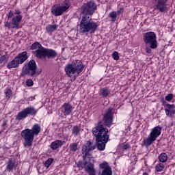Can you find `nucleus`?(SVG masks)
Listing matches in <instances>:
<instances>
[{"mask_svg": "<svg viewBox=\"0 0 175 175\" xmlns=\"http://www.w3.org/2000/svg\"><path fill=\"white\" fill-rule=\"evenodd\" d=\"M96 4L94 1H90L84 3L81 7L82 18L79 24L80 33H94L98 29V23L94 22L90 16L95 13Z\"/></svg>", "mask_w": 175, "mask_h": 175, "instance_id": "1", "label": "nucleus"}, {"mask_svg": "<svg viewBox=\"0 0 175 175\" xmlns=\"http://www.w3.org/2000/svg\"><path fill=\"white\" fill-rule=\"evenodd\" d=\"M92 132L93 135L96 137L98 150L99 151H103L106 147V143L109 142V135H107L109 130L100 122L93 129Z\"/></svg>", "mask_w": 175, "mask_h": 175, "instance_id": "2", "label": "nucleus"}, {"mask_svg": "<svg viewBox=\"0 0 175 175\" xmlns=\"http://www.w3.org/2000/svg\"><path fill=\"white\" fill-rule=\"evenodd\" d=\"M84 65L80 60H75L72 64H68L65 67V72L69 77H77L83 72Z\"/></svg>", "mask_w": 175, "mask_h": 175, "instance_id": "3", "label": "nucleus"}, {"mask_svg": "<svg viewBox=\"0 0 175 175\" xmlns=\"http://www.w3.org/2000/svg\"><path fill=\"white\" fill-rule=\"evenodd\" d=\"M38 67L36 66V62L35 60L31 59L29 62L27 66H25L22 69V72L21 76H31V77H36L42 73V70L38 71L36 70Z\"/></svg>", "mask_w": 175, "mask_h": 175, "instance_id": "4", "label": "nucleus"}, {"mask_svg": "<svg viewBox=\"0 0 175 175\" xmlns=\"http://www.w3.org/2000/svg\"><path fill=\"white\" fill-rule=\"evenodd\" d=\"M144 41L146 46L150 49H157L158 47V41H157V34L152 31L146 32L144 36Z\"/></svg>", "mask_w": 175, "mask_h": 175, "instance_id": "5", "label": "nucleus"}, {"mask_svg": "<svg viewBox=\"0 0 175 175\" xmlns=\"http://www.w3.org/2000/svg\"><path fill=\"white\" fill-rule=\"evenodd\" d=\"M28 53L27 51L22 52L18 54L12 62H9L7 65L8 69H12V68H17L20 64L25 62L28 59Z\"/></svg>", "mask_w": 175, "mask_h": 175, "instance_id": "6", "label": "nucleus"}, {"mask_svg": "<svg viewBox=\"0 0 175 175\" xmlns=\"http://www.w3.org/2000/svg\"><path fill=\"white\" fill-rule=\"evenodd\" d=\"M21 137L25 140L23 144L25 147H31L33 142V137L35 135L31 132V129H26L23 130L21 133Z\"/></svg>", "mask_w": 175, "mask_h": 175, "instance_id": "7", "label": "nucleus"}, {"mask_svg": "<svg viewBox=\"0 0 175 175\" xmlns=\"http://www.w3.org/2000/svg\"><path fill=\"white\" fill-rule=\"evenodd\" d=\"M28 116H36V111L33 107H29L19 112L16 116V120L21 121L23 118H27Z\"/></svg>", "mask_w": 175, "mask_h": 175, "instance_id": "8", "label": "nucleus"}, {"mask_svg": "<svg viewBox=\"0 0 175 175\" xmlns=\"http://www.w3.org/2000/svg\"><path fill=\"white\" fill-rule=\"evenodd\" d=\"M153 2L155 3L154 10H157L160 13L167 12V0H153Z\"/></svg>", "mask_w": 175, "mask_h": 175, "instance_id": "9", "label": "nucleus"}, {"mask_svg": "<svg viewBox=\"0 0 175 175\" xmlns=\"http://www.w3.org/2000/svg\"><path fill=\"white\" fill-rule=\"evenodd\" d=\"M57 55V54L55 51L53 49H49L47 48H44L41 52V55H40L38 58L40 59H46V58L50 59V58H55Z\"/></svg>", "mask_w": 175, "mask_h": 175, "instance_id": "10", "label": "nucleus"}, {"mask_svg": "<svg viewBox=\"0 0 175 175\" xmlns=\"http://www.w3.org/2000/svg\"><path fill=\"white\" fill-rule=\"evenodd\" d=\"M113 108L107 109L103 116V123L106 126H110L113 124Z\"/></svg>", "mask_w": 175, "mask_h": 175, "instance_id": "11", "label": "nucleus"}, {"mask_svg": "<svg viewBox=\"0 0 175 175\" xmlns=\"http://www.w3.org/2000/svg\"><path fill=\"white\" fill-rule=\"evenodd\" d=\"M95 145H92V142L91 141H88L85 144L82 146V154H83V159L85 161L87 157L90 156V151H92V150H95Z\"/></svg>", "mask_w": 175, "mask_h": 175, "instance_id": "12", "label": "nucleus"}, {"mask_svg": "<svg viewBox=\"0 0 175 175\" xmlns=\"http://www.w3.org/2000/svg\"><path fill=\"white\" fill-rule=\"evenodd\" d=\"M44 49V47H42V44L38 42H36L32 44V45L30 46V50H36L33 51L32 53L36 57V58H39L40 55L42 54V51Z\"/></svg>", "mask_w": 175, "mask_h": 175, "instance_id": "13", "label": "nucleus"}, {"mask_svg": "<svg viewBox=\"0 0 175 175\" xmlns=\"http://www.w3.org/2000/svg\"><path fill=\"white\" fill-rule=\"evenodd\" d=\"M65 11V8H63L61 5H53L51 8V13L53 14V16H55V17H57L58 16H62L64 14V12Z\"/></svg>", "mask_w": 175, "mask_h": 175, "instance_id": "14", "label": "nucleus"}, {"mask_svg": "<svg viewBox=\"0 0 175 175\" xmlns=\"http://www.w3.org/2000/svg\"><path fill=\"white\" fill-rule=\"evenodd\" d=\"M21 20H23V16H21V15H16L12 18L11 24L12 25V29H18V28H20V23H21Z\"/></svg>", "mask_w": 175, "mask_h": 175, "instance_id": "15", "label": "nucleus"}, {"mask_svg": "<svg viewBox=\"0 0 175 175\" xmlns=\"http://www.w3.org/2000/svg\"><path fill=\"white\" fill-rule=\"evenodd\" d=\"M165 107H166L165 109V114L166 116H167L168 117H172V116H174L175 114V105L174 104L170 105V104H166L165 105Z\"/></svg>", "mask_w": 175, "mask_h": 175, "instance_id": "16", "label": "nucleus"}, {"mask_svg": "<svg viewBox=\"0 0 175 175\" xmlns=\"http://www.w3.org/2000/svg\"><path fill=\"white\" fill-rule=\"evenodd\" d=\"M72 105L69 104V103H64L62 106V110L64 114V116H69V114H70V113H72Z\"/></svg>", "mask_w": 175, "mask_h": 175, "instance_id": "17", "label": "nucleus"}, {"mask_svg": "<svg viewBox=\"0 0 175 175\" xmlns=\"http://www.w3.org/2000/svg\"><path fill=\"white\" fill-rule=\"evenodd\" d=\"M162 131V127L159 126H157L154 129H152L150 135V136L153 137L154 139H157L161 135V131Z\"/></svg>", "mask_w": 175, "mask_h": 175, "instance_id": "18", "label": "nucleus"}, {"mask_svg": "<svg viewBox=\"0 0 175 175\" xmlns=\"http://www.w3.org/2000/svg\"><path fill=\"white\" fill-rule=\"evenodd\" d=\"M30 131L33 134V135L38 136V135L40 133V131H42V128H40V126L39 125V124H35L32 126L31 129H30Z\"/></svg>", "mask_w": 175, "mask_h": 175, "instance_id": "19", "label": "nucleus"}, {"mask_svg": "<svg viewBox=\"0 0 175 175\" xmlns=\"http://www.w3.org/2000/svg\"><path fill=\"white\" fill-rule=\"evenodd\" d=\"M13 169H16V163L13 161V159L10 158L7 161L6 170L8 172H12Z\"/></svg>", "mask_w": 175, "mask_h": 175, "instance_id": "20", "label": "nucleus"}, {"mask_svg": "<svg viewBox=\"0 0 175 175\" xmlns=\"http://www.w3.org/2000/svg\"><path fill=\"white\" fill-rule=\"evenodd\" d=\"M62 146H64V142H62V140H56L51 143V148L52 150H57V148H59V147H62Z\"/></svg>", "mask_w": 175, "mask_h": 175, "instance_id": "21", "label": "nucleus"}, {"mask_svg": "<svg viewBox=\"0 0 175 175\" xmlns=\"http://www.w3.org/2000/svg\"><path fill=\"white\" fill-rule=\"evenodd\" d=\"M85 170L89 175L95 174V169L94 168V164L92 163H89L85 167Z\"/></svg>", "mask_w": 175, "mask_h": 175, "instance_id": "22", "label": "nucleus"}, {"mask_svg": "<svg viewBox=\"0 0 175 175\" xmlns=\"http://www.w3.org/2000/svg\"><path fill=\"white\" fill-rule=\"evenodd\" d=\"M156 140L157 139L152 137V135L150 134L149 137L144 140V144L146 146V147H148L151 146L152 142H155Z\"/></svg>", "mask_w": 175, "mask_h": 175, "instance_id": "23", "label": "nucleus"}, {"mask_svg": "<svg viewBox=\"0 0 175 175\" xmlns=\"http://www.w3.org/2000/svg\"><path fill=\"white\" fill-rule=\"evenodd\" d=\"M120 13H121V11H118L117 12H111L109 13V17L111 18V21L112 23H114L117 20V14H120Z\"/></svg>", "mask_w": 175, "mask_h": 175, "instance_id": "24", "label": "nucleus"}, {"mask_svg": "<svg viewBox=\"0 0 175 175\" xmlns=\"http://www.w3.org/2000/svg\"><path fill=\"white\" fill-rule=\"evenodd\" d=\"M70 151L72 152H76L77 150H79V144L78 143H72L70 145Z\"/></svg>", "mask_w": 175, "mask_h": 175, "instance_id": "25", "label": "nucleus"}, {"mask_svg": "<svg viewBox=\"0 0 175 175\" xmlns=\"http://www.w3.org/2000/svg\"><path fill=\"white\" fill-rule=\"evenodd\" d=\"M159 160L162 162V163H165V162L167 161V154H166V153H161L159 157Z\"/></svg>", "mask_w": 175, "mask_h": 175, "instance_id": "26", "label": "nucleus"}, {"mask_svg": "<svg viewBox=\"0 0 175 175\" xmlns=\"http://www.w3.org/2000/svg\"><path fill=\"white\" fill-rule=\"evenodd\" d=\"M45 29L46 32H53L57 29V25H49L46 27Z\"/></svg>", "mask_w": 175, "mask_h": 175, "instance_id": "27", "label": "nucleus"}, {"mask_svg": "<svg viewBox=\"0 0 175 175\" xmlns=\"http://www.w3.org/2000/svg\"><path fill=\"white\" fill-rule=\"evenodd\" d=\"M8 59H9L8 55H0V65L2 64H6V62H8Z\"/></svg>", "mask_w": 175, "mask_h": 175, "instance_id": "28", "label": "nucleus"}, {"mask_svg": "<svg viewBox=\"0 0 175 175\" xmlns=\"http://www.w3.org/2000/svg\"><path fill=\"white\" fill-rule=\"evenodd\" d=\"M80 127H79V126H75L72 128V135H74V136H79V135H80Z\"/></svg>", "mask_w": 175, "mask_h": 175, "instance_id": "29", "label": "nucleus"}, {"mask_svg": "<svg viewBox=\"0 0 175 175\" xmlns=\"http://www.w3.org/2000/svg\"><path fill=\"white\" fill-rule=\"evenodd\" d=\"M110 94L109 89L104 88L101 90V95L103 98H106Z\"/></svg>", "mask_w": 175, "mask_h": 175, "instance_id": "30", "label": "nucleus"}, {"mask_svg": "<svg viewBox=\"0 0 175 175\" xmlns=\"http://www.w3.org/2000/svg\"><path fill=\"white\" fill-rule=\"evenodd\" d=\"M113 172L111 171V168H105L103 170L101 175H112Z\"/></svg>", "mask_w": 175, "mask_h": 175, "instance_id": "31", "label": "nucleus"}, {"mask_svg": "<svg viewBox=\"0 0 175 175\" xmlns=\"http://www.w3.org/2000/svg\"><path fill=\"white\" fill-rule=\"evenodd\" d=\"M155 169L157 172H162V170L165 169V165H163L162 163H159L156 165Z\"/></svg>", "mask_w": 175, "mask_h": 175, "instance_id": "32", "label": "nucleus"}, {"mask_svg": "<svg viewBox=\"0 0 175 175\" xmlns=\"http://www.w3.org/2000/svg\"><path fill=\"white\" fill-rule=\"evenodd\" d=\"M64 5H62V7H63V9L66 12L68 8H70V2L69 0H65L64 1Z\"/></svg>", "mask_w": 175, "mask_h": 175, "instance_id": "33", "label": "nucleus"}, {"mask_svg": "<svg viewBox=\"0 0 175 175\" xmlns=\"http://www.w3.org/2000/svg\"><path fill=\"white\" fill-rule=\"evenodd\" d=\"M100 168L105 170V169H110V166H109V164L107 162H104L100 164Z\"/></svg>", "mask_w": 175, "mask_h": 175, "instance_id": "34", "label": "nucleus"}, {"mask_svg": "<svg viewBox=\"0 0 175 175\" xmlns=\"http://www.w3.org/2000/svg\"><path fill=\"white\" fill-rule=\"evenodd\" d=\"M53 161H54L53 159H49L46 161H45L44 166L45 167H50V165L51 163H53Z\"/></svg>", "mask_w": 175, "mask_h": 175, "instance_id": "35", "label": "nucleus"}, {"mask_svg": "<svg viewBox=\"0 0 175 175\" xmlns=\"http://www.w3.org/2000/svg\"><path fill=\"white\" fill-rule=\"evenodd\" d=\"M112 57H113V59H115V61H118V59H120V56L118 55V52H117V51H115L112 54Z\"/></svg>", "mask_w": 175, "mask_h": 175, "instance_id": "36", "label": "nucleus"}, {"mask_svg": "<svg viewBox=\"0 0 175 175\" xmlns=\"http://www.w3.org/2000/svg\"><path fill=\"white\" fill-rule=\"evenodd\" d=\"M4 26L5 28H8V29H10V28L13 29V25L8 21L4 22Z\"/></svg>", "mask_w": 175, "mask_h": 175, "instance_id": "37", "label": "nucleus"}, {"mask_svg": "<svg viewBox=\"0 0 175 175\" xmlns=\"http://www.w3.org/2000/svg\"><path fill=\"white\" fill-rule=\"evenodd\" d=\"M26 85H27V87H32V85H33V81H32V79H27L26 81Z\"/></svg>", "mask_w": 175, "mask_h": 175, "instance_id": "38", "label": "nucleus"}, {"mask_svg": "<svg viewBox=\"0 0 175 175\" xmlns=\"http://www.w3.org/2000/svg\"><path fill=\"white\" fill-rule=\"evenodd\" d=\"M7 99H10V96H12V90L8 89L5 92Z\"/></svg>", "mask_w": 175, "mask_h": 175, "instance_id": "39", "label": "nucleus"}, {"mask_svg": "<svg viewBox=\"0 0 175 175\" xmlns=\"http://www.w3.org/2000/svg\"><path fill=\"white\" fill-rule=\"evenodd\" d=\"M120 148H122V150H128V148H129V144H120Z\"/></svg>", "mask_w": 175, "mask_h": 175, "instance_id": "40", "label": "nucleus"}, {"mask_svg": "<svg viewBox=\"0 0 175 175\" xmlns=\"http://www.w3.org/2000/svg\"><path fill=\"white\" fill-rule=\"evenodd\" d=\"M173 99V94H169L167 96H165V100L170 102Z\"/></svg>", "mask_w": 175, "mask_h": 175, "instance_id": "41", "label": "nucleus"}, {"mask_svg": "<svg viewBox=\"0 0 175 175\" xmlns=\"http://www.w3.org/2000/svg\"><path fill=\"white\" fill-rule=\"evenodd\" d=\"M13 16H14V13L12 11H10V12L7 14V16L8 18H12Z\"/></svg>", "mask_w": 175, "mask_h": 175, "instance_id": "42", "label": "nucleus"}, {"mask_svg": "<svg viewBox=\"0 0 175 175\" xmlns=\"http://www.w3.org/2000/svg\"><path fill=\"white\" fill-rule=\"evenodd\" d=\"M146 51L147 54H151V47L146 46Z\"/></svg>", "mask_w": 175, "mask_h": 175, "instance_id": "43", "label": "nucleus"}, {"mask_svg": "<svg viewBox=\"0 0 175 175\" xmlns=\"http://www.w3.org/2000/svg\"><path fill=\"white\" fill-rule=\"evenodd\" d=\"M21 12L19 10H15V14H21Z\"/></svg>", "mask_w": 175, "mask_h": 175, "instance_id": "44", "label": "nucleus"}, {"mask_svg": "<svg viewBox=\"0 0 175 175\" xmlns=\"http://www.w3.org/2000/svg\"><path fill=\"white\" fill-rule=\"evenodd\" d=\"M6 124H8V121L4 120V121L3 122L2 126H6Z\"/></svg>", "mask_w": 175, "mask_h": 175, "instance_id": "45", "label": "nucleus"}, {"mask_svg": "<svg viewBox=\"0 0 175 175\" xmlns=\"http://www.w3.org/2000/svg\"><path fill=\"white\" fill-rule=\"evenodd\" d=\"M78 166H81V161H79V162L78 163Z\"/></svg>", "mask_w": 175, "mask_h": 175, "instance_id": "46", "label": "nucleus"}, {"mask_svg": "<svg viewBox=\"0 0 175 175\" xmlns=\"http://www.w3.org/2000/svg\"><path fill=\"white\" fill-rule=\"evenodd\" d=\"M88 163H87V161H85V163H84V166H87V164H88Z\"/></svg>", "mask_w": 175, "mask_h": 175, "instance_id": "47", "label": "nucleus"}, {"mask_svg": "<svg viewBox=\"0 0 175 175\" xmlns=\"http://www.w3.org/2000/svg\"><path fill=\"white\" fill-rule=\"evenodd\" d=\"M143 175H148V174H147V173H144V174Z\"/></svg>", "mask_w": 175, "mask_h": 175, "instance_id": "48", "label": "nucleus"}, {"mask_svg": "<svg viewBox=\"0 0 175 175\" xmlns=\"http://www.w3.org/2000/svg\"><path fill=\"white\" fill-rule=\"evenodd\" d=\"M165 101H163V104L165 105Z\"/></svg>", "mask_w": 175, "mask_h": 175, "instance_id": "49", "label": "nucleus"}, {"mask_svg": "<svg viewBox=\"0 0 175 175\" xmlns=\"http://www.w3.org/2000/svg\"><path fill=\"white\" fill-rule=\"evenodd\" d=\"M70 1H72V0H68L69 2H70Z\"/></svg>", "mask_w": 175, "mask_h": 175, "instance_id": "50", "label": "nucleus"}]
</instances>
